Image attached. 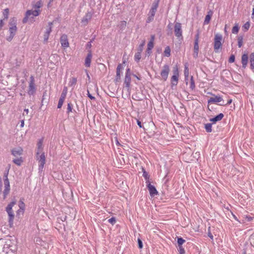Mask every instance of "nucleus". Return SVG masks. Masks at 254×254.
<instances>
[{"label":"nucleus","instance_id":"obj_60","mask_svg":"<svg viewBox=\"0 0 254 254\" xmlns=\"http://www.w3.org/2000/svg\"><path fill=\"white\" fill-rule=\"evenodd\" d=\"M208 237L211 239V240H213V235H212V234L210 233V232H209L208 234Z\"/></svg>","mask_w":254,"mask_h":254},{"label":"nucleus","instance_id":"obj_50","mask_svg":"<svg viewBox=\"0 0 254 254\" xmlns=\"http://www.w3.org/2000/svg\"><path fill=\"white\" fill-rule=\"evenodd\" d=\"M126 25H127V22H126V21H121L120 25H121V27L122 28H125V27H126Z\"/></svg>","mask_w":254,"mask_h":254},{"label":"nucleus","instance_id":"obj_4","mask_svg":"<svg viewBox=\"0 0 254 254\" xmlns=\"http://www.w3.org/2000/svg\"><path fill=\"white\" fill-rule=\"evenodd\" d=\"M159 5V0H155L151 6V7L148 14L147 18L146 19L147 23H150L154 19V17L157 11Z\"/></svg>","mask_w":254,"mask_h":254},{"label":"nucleus","instance_id":"obj_16","mask_svg":"<svg viewBox=\"0 0 254 254\" xmlns=\"http://www.w3.org/2000/svg\"><path fill=\"white\" fill-rule=\"evenodd\" d=\"M92 13L87 12L81 20V22L84 24H87L92 18Z\"/></svg>","mask_w":254,"mask_h":254},{"label":"nucleus","instance_id":"obj_22","mask_svg":"<svg viewBox=\"0 0 254 254\" xmlns=\"http://www.w3.org/2000/svg\"><path fill=\"white\" fill-rule=\"evenodd\" d=\"M212 14H213L212 11L209 10L207 14L206 15V16L205 17V19L204 21V24H208L209 23L211 18V16H212Z\"/></svg>","mask_w":254,"mask_h":254},{"label":"nucleus","instance_id":"obj_34","mask_svg":"<svg viewBox=\"0 0 254 254\" xmlns=\"http://www.w3.org/2000/svg\"><path fill=\"white\" fill-rule=\"evenodd\" d=\"M141 53L137 52L134 55V60L136 62H138L141 59Z\"/></svg>","mask_w":254,"mask_h":254},{"label":"nucleus","instance_id":"obj_14","mask_svg":"<svg viewBox=\"0 0 254 254\" xmlns=\"http://www.w3.org/2000/svg\"><path fill=\"white\" fill-rule=\"evenodd\" d=\"M124 67L123 65L120 64H118L117 68V71H116V76L115 78V81L116 82H119L121 79V72L122 70L123 69Z\"/></svg>","mask_w":254,"mask_h":254},{"label":"nucleus","instance_id":"obj_39","mask_svg":"<svg viewBox=\"0 0 254 254\" xmlns=\"http://www.w3.org/2000/svg\"><path fill=\"white\" fill-rule=\"evenodd\" d=\"M184 75L185 77L189 76V69L187 64L185 65Z\"/></svg>","mask_w":254,"mask_h":254},{"label":"nucleus","instance_id":"obj_1","mask_svg":"<svg viewBox=\"0 0 254 254\" xmlns=\"http://www.w3.org/2000/svg\"><path fill=\"white\" fill-rule=\"evenodd\" d=\"M43 139H40L37 143V151L36 153V159L39 163V171H43L44 165L46 163V157L44 152H42Z\"/></svg>","mask_w":254,"mask_h":254},{"label":"nucleus","instance_id":"obj_31","mask_svg":"<svg viewBox=\"0 0 254 254\" xmlns=\"http://www.w3.org/2000/svg\"><path fill=\"white\" fill-rule=\"evenodd\" d=\"M164 55L165 56L169 57L171 55V50L169 47L167 46L165 48V51L164 52Z\"/></svg>","mask_w":254,"mask_h":254},{"label":"nucleus","instance_id":"obj_57","mask_svg":"<svg viewBox=\"0 0 254 254\" xmlns=\"http://www.w3.org/2000/svg\"><path fill=\"white\" fill-rule=\"evenodd\" d=\"M29 113V110L28 109H25L24 110V112H23V115H25V114H26V115H27Z\"/></svg>","mask_w":254,"mask_h":254},{"label":"nucleus","instance_id":"obj_36","mask_svg":"<svg viewBox=\"0 0 254 254\" xmlns=\"http://www.w3.org/2000/svg\"><path fill=\"white\" fill-rule=\"evenodd\" d=\"M185 242V240L183 239L182 238H177V243L179 247L182 246V245Z\"/></svg>","mask_w":254,"mask_h":254},{"label":"nucleus","instance_id":"obj_43","mask_svg":"<svg viewBox=\"0 0 254 254\" xmlns=\"http://www.w3.org/2000/svg\"><path fill=\"white\" fill-rule=\"evenodd\" d=\"M238 46L239 48H241L243 45V38L242 37H239L238 38Z\"/></svg>","mask_w":254,"mask_h":254},{"label":"nucleus","instance_id":"obj_64","mask_svg":"<svg viewBox=\"0 0 254 254\" xmlns=\"http://www.w3.org/2000/svg\"><path fill=\"white\" fill-rule=\"evenodd\" d=\"M189 77V76H187V77H185V82L187 84H188V83Z\"/></svg>","mask_w":254,"mask_h":254},{"label":"nucleus","instance_id":"obj_21","mask_svg":"<svg viewBox=\"0 0 254 254\" xmlns=\"http://www.w3.org/2000/svg\"><path fill=\"white\" fill-rule=\"evenodd\" d=\"M199 51L198 43L197 42V40H194V49H193V56L194 58H196L198 56Z\"/></svg>","mask_w":254,"mask_h":254},{"label":"nucleus","instance_id":"obj_55","mask_svg":"<svg viewBox=\"0 0 254 254\" xmlns=\"http://www.w3.org/2000/svg\"><path fill=\"white\" fill-rule=\"evenodd\" d=\"M3 25H4V23H3V20H0V30L1 29Z\"/></svg>","mask_w":254,"mask_h":254},{"label":"nucleus","instance_id":"obj_9","mask_svg":"<svg viewBox=\"0 0 254 254\" xmlns=\"http://www.w3.org/2000/svg\"><path fill=\"white\" fill-rule=\"evenodd\" d=\"M174 33L175 36L179 38L182 37V24L179 22H176L174 26Z\"/></svg>","mask_w":254,"mask_h":254},{"label":"nucleus","instance_id":"obj_35","mask_svg":"<svg viewBox=\"0 0 254 254\" xmlns=\"http://www.w3.org/2000/svg\"><path fill=\"white\" fill-rule=\"evenodd\" d=\"M19 206L20 208V209L18 210L17 213L20 212L21 211L22 212H23V211L24 210V206L25 204L22 201H20L19 204Z\"/></svg>","mask_w":254,"mask_h":254},{"label":"nucleus","instance_id":"obj_3","mask_svg":"<svg viewBox=\"0 0 254 254\" xmlns=\"http://www.w3.org/2000/svg\"><path fill=\"white\" fill-rule=\"evenodd\" d=\"M16 23V19L15 18H12L10 19L9 22V32L10 34L6 38V40L9 42H10L12 40L16 34L17 31Z\"/></svg>","mask_w":254,"mask_h":254},{"label":"nucleus","instance_id":"obj_5","mask_svg":"<svg viewBox=\"0 0 254 254\" xmlns=\"http://www.w3.org/2000/svg\"><path fill=\"white\" fill-rule=\"evenodd\" d=\"M16 204L15 201H12L6 207V211L8 215V223L10 227H12L14 214L12 211L13 206Z\"/></svg>","mask_w":254,"mask_h":254},{"label":"nucleus","instance_id":"obj_19","mask_svg":"<svg viewBox=\"0 0 254 254\" xmlns=\"http://www.w3.org/2000/svg\"><path fill=\"white\" fill-rule=\"evenodd\" d=\"M223 101V99L221 97L218 96H215L210 98L208 100V103H219Z\"/></svg>","mask_w":254,"mask_h":254},{"label":"nucleus","instance_id":"obj_63","mask_svg":"<svg viewBox=\"0 0 254 254\" xmlns=\"http://www.w3.org/2000/svg\"><path fill=\"white\" fill-rule=\"evenodd\" d=\"M145 44V40H144L142 41V43L139 45L140 46H142V47H144Z\"/></svg>","mask_w":254,"mask_h":254},{"label":"nucleus","instance_id":"obj_37","mask_svg":"<svg viewBox=\"0 0 254 254\" xmlns=\"http://www.w3.org/2000/svg\"><path fill=\"white\" fill-rule=\"evenodd\" d=\"M173 75L179 76V69L177 65H176L175 67H173Z\"/></svg>","mask_w":254,"mask_h":254},{"label":"nucleus","instance_id":"obj_58","mask_svg":"<svg viewBox=\"0 0 254 254\" xmlns=\"http://www.w3.org/2000/svg\"><path fill=\"white\" fill-rule=\"evenodd\" d=\"M127 74H128L129 75L131 76V74H130V72L129 68H127V69L126 75H127Z\"/></svg>","mask_w":254,"mask_h":254},{"label":"nucleus","instance_id":"obj_62","mask_svg":"<svg viewBox=\"0 0 254 254\" xmlns=\"http://www.w3.org/2000/svg\"><path fill=\"white\" fill-rule=\"evenodd\" d=\"M24 120H22L21 121L20 127H24Z\"/></svg>","mask_w":254,"mask_h":254},{"label":"nucleus","instance_id":"obj_46","mask_svg":"<svg viewBox=\"0 0 254 254\" xmlns=\"http://www.w3.org/2000/svg\"><path fill=\"white\" fill-rule=\"evenodd\" d=\"M108 222L110 223L111 224L114 225L116 223V220L115 218L112 217L108 220Z\"/></svg>","mask_w":254,"mask_h":254},{"label":"nucleus","instance_id":"obj_49","mask_svg":"<svg viewBox=\"0 0 254 254\" xmlns=\"http://www.w3.org/2000/svg\"><path fill=\"white\" fill-rule=\"evenodd\" d=\"M138 244V247L139 249H142L143 247V244L141 240L139 239H138L137 240Z\"/></svg>","mask_w":254,"mask_h":254},{"label":"nucleus","instance_id":"obj_44","mask_svg":"<svg viewBox=\"0 0 254 254\" xmlns=\"http://www.w3.org/2000/svg\"><path fill=\"white\" fill-rule=\"evenodd\" d=\"M143 176L144 177L145 179L146 180V181H149L148 180V179H149V175H148V173L145 171H144V170L143 173Z\"/></svg>","mask_w":254,"mask_h":254},{"label":"nucleus","instance_id":"obj_30","mask_svg":"<svg viewBox=\"0 0 254 254\" xmlns=\"http://www.w3.org/2000/svg\"><path fill=\"white\" fill-rule=\"evenodd\" d=\"M205 129L207 132H210L212 131V124L208 123L205 125Z\"/></svg>","mask_w":254,"mask_h":254},{"label":"nucleus","instance_id":"obj_12","mask_svg":"<svg viewBox=\"0 0 254 254\" xmlns=\"http://www.w3.org/2000/svg\"><path fill=\"white\" fill-rule=\"evenodd\" d=\"M60 42L62 46L66 48L69 47V43L67 39V37L66 35H63L60 38Z\"/></svg>","mask_w":254,"mask_h":254},{"label":"nucleus","instance_id":"obj_38","mask_svg":"<svg viewBox=\"0 0 254 254\" xmlns=\"http://www.w3.org/2000/svg\"><path fill=\"white\" fill-rule=\"evenodd\" d=\"M195 83H194V81L193 80V76H191V77H190V88L193 90L195 88Z\"/></svg>","mask_w":254,"mask_h":254},{"label":"nucleus","instance_id":"obj_33","mask_svg":"<svg viewBox=\"0 0 254 254\" xmlns=\"http://www.w3.org/2000/svg\"><path fill=\"white\" fill-rule=\"evenodd\" d=\"M9 190H10V186L9 187L4 186V189L3 190L4 198H5V197L6 196V195L8 194Z\"/></svg>","mask_w":254,"mask_h":254},{"label":"nucleus","instance_id":"obj_61","mask_svg":"<svg viewBox=\"0 0 254 254\" xmlns=\"http://www.w3.org/2000/svg\"><path fill=\"white\" fill-rule=\"evenodd\" d=\"M195 40H197V42H199V35L197 34L195 35Z\"/></svg>","mask_w":254,"mask_h":254},{"label":"nucleus","instance_id":"obj_17","mask_svg":"<svg viewBox=\"0 0 254 254\" xmlns=\"http://www.w3.org/2000/svg\"><path fill=\"white\" fill-rule=\"evenodd\" d=\"M130 82L131 76L129 75L128 74L126 75L124 80V84L127 90H129L130 89Z\"/></svg>","mask_w":254,"mask_h":254},{"label":"nucleus","instance_id":"obj_25","mask_svg":"<svg viewBox=\"0 0 254 254\" xmlns=\"http://www.w3.org/2000/svg\"><path fill=\"white\" fill-rule=\"evenodd\" d=\"M250 67L252 69H254V53H252L250 55Z\"/></svg>","mask_w":254,"mask_h":254},{"label":"nucleus","instance_id":"obj_48","mask_svg":"<svg viewBox=\"0 0 254 254\" xmlns=\"http://www.w3.org/2000/svg\"><path fill=\"white\" fill-rule=\"evenodd\" d=\"M72 111V106L70 103H68L67 105V112L69 113Z\"/></svg>","mask_w":254,"mask_h":254},{"label":"nucleus","instance_id":"obj_8","mask_svg":"<svg viewBox=\"0 0 254 254\" xmlns=\"http://www.w3.org/2000/svg\"><path fill=\"white\" fill-rule=\"evenodd\" d=\"M170 70V67L167 64H165L162 67L161 72H160V75H161L162 78L163 80H164V81L167 80Z\"/></svg>","mask_w":254,"mask_h":254},{"label":"nucleus","instance_id":"obj_41","mask_svg":"<svg viewBox=\"0 0 254 254\" xmlns=\"http://www.w3.org/2000/svg\"><path fill=\"white\" fill-rule=\"evenodd\" d=\"M64 100L65 99L60 98L59 103L58 104V108L60 109L62 107Z\"/></svg>","mask_w":254,"mask_h":254},{"label":"nucleus","instance_id":"obj_56","mask_svg":"<svg viewBox=\"0 0 254 254\" xmlns=\"http://www.w3.org/2000/svg\"><path fill=\"white\" fill-rule=\"evenodd\" d=\"M155 39V36L154 35H151V39L149 42H152V43H154V41Z\"/></svg>","mask_w":254,"mask_h":254},{"label":"nucleus","instance_id":"obj_23","mask_svg":"<svg viewBox=\"0 0 254 254\" xmlns=\"http://www.w3.org/2000/svg\"><path fill=\"white\" fill-rule=\"evenodd\" d=\"M224 117V115L222 113H220L213 118L210 119V121L215 123L216 122L221 121Z\"/></svg>","mask_w":254,"mask_h":254},{"label":"nucleus","instance_id":"obj_59","mask_svg":"<svg viewBox=\"0 0 254 254\" xmlns=\"http://www.w3.org/2000/svg\"><path fill=\"white\" fill-rule=\"evenodd\" d=\"M137 125L139 127H142V125L140 121H139V120H137Z\"/></svg>","mask_w":254,"mask_h":254},{"label":"nucleus","instance_id":"obj_52","mask_svg":"<svg viewBox=\"0 0 254 254\" xmlns=\"http://www.w3.org/2000/svg\"><path fill=\"white\" fill-rule=\"evenodd\" d=\"M245 219V220L247 221H251L253 220V218L250 216H246Z\"/></svg>","mask_w":254,"mask_h":254},{"label":"nucleus","instance_id":"obj_53","mask_svg":"<svg viewBox=\"0 0 254 254\" xmlns=\"http://www.w3.org/2000/svg\"><path fill=\"white\" fill-rule=\"evenodd\" d=\"M87 95H88V97L91 99V100H94L95 98L94 96H93L91 94H90L89 91H87Z\"/></svg>","mask_w":254,"mask_h":254},{"label":"nucleus","instance_id":"obj_18","mask_svg":"<svg viewBox=\"0 0 254 254\" xmlns=\"http://www.w3.org/2000/svg\"><path fill=\"white\" fill-rule=\"evenodd\" d=\"M36 16H37L33 15L32 14H31L30 15V16L26 18V12L25 14V17L23 19V23H26L29 21L32 23L35 21V17H36Z\"/></svg>","mask_w":254,"mask_h":254},{"label":"nucleus","instance_id":"obj_10","mask_svg":"<svg viewBox=\"0 0 254 254\" xmlns=\"http://www.w3.org/2000/svg\"><path fill=\"white\" fill-rule=\"evenodd\" d=\"M23 151V149L20 147L13 148L11 150L12 155L15 157H21Z\"/></svg>","mask_w":254,"mask_h":254},{"label":"nucleus","instance_id":"obj_28","mask_svg":"<svg viewBox=\"0 0 254 254\" xmlns=\"http://www.w3.org/2000/svg\"><path fill=\"white\" fill-rule=\"evenodd\" d=\"M154 47V43H152V42H149L147 44V49L146 52L147 53L150 55V51L152 50V49Z\"/></svg>","mask_w":254,"mask_h":254},{"label":"nucleus","instance_id":"obj_7","mask_svg":"<svg viewBox=\"0 0 254 254\" xmlns=\"http://www.w3.org/2000/svg\"><path fill=\"white\" fill-rule=\"evenodd\" d=\"M36 92V87L35 85V80L33 76L30 78V81L29 83V87L28 90V94L29 95H33Z\"/></svg>","mask_w":254,"mask_h":254},{"label":"nucleus","instance_id":"obj_29","mask_svg":"<svg viewBox=\"0 0 254 254\" xmlns=\"http://www.w3.org/2000/svg\"><path fill=\"white\" fill-rule=\"evenodd\" d=\"M67 92V88L66 87H64L63 89V92L61 95V98L65 99Z\"/></svg>","mask_w":254,"mask_h":254},{"label":"nucleus","instance_id":"obj_26","mask_svg":"<svg viewBox=\"0 0 254 254\" xmlns=\"http://www.w3.org/2000/svg\"><path fill=\"white\" fill-rule=\"evenodd\" d=\"M13 162L17 166H20L23 162V160L21 157H16L13 160Z\"/></svg>","mask_w":254,"mask_h":254},{"label":"nucleus","instance_id":"obj_20","mask_svg":"<svg viewBox=\"0 0 254 254\" xmlns=\"http://www.w3.org/2000/svg\"><path fill=\"white\" fill-rule=\"evenodd\" d=\"M248 55L247 54H244L242 56V66L243 68H245L248 64Z\"/></svg>","mask_w":254,"mask_h":254},{"label":"nucleus","instance_id":"obj_54","mask_svg":"<svg viewBox=\"0 0 254 254\" xmlns=\"http://www.w3.org/2000/svg\"><path fill=\"white\" fill-rule=\"evenodd\" d=\"M143 47H142V46L139 45L138 49H137V51H138L137 52L141 53L142 51H143Z\"/></svg>","mask_w":254,"mask_h":254},{"label":"nucleus","instance_id":"obj_32","mask_svg":"<svg viewBox=\"0 0 254 254\" xmlns=\"http://www.w3.org/2000/svg\"><path fill=\"white\" fill-rule=\"evenodd\" d=\"M239 30V27L238 24H236L233 27L232 32L233 34H237Z\"/></svg>","mask_w":254,"mask_h":254},{"label":"nucleus","instance_id":"obj_27","mask_svg":"<svg viewBox=\"0 0 254 254\" xmlns=\"http://www.w3.org/2000/svg\"><path fill=\"white\" fill-rule=\"evenodd\" d=\"M77 79L75 77H71L69 81L68 85L70 87H74L76 84Z\"/></svg>","mask_w":254,"mask_h":254},{"label":"nucleus","instance_id":"obj_47","mask_svg":"<svg viewBox=\"0 0 254 254\" xmlns=\"http://www.w3.org/2000/svg\"><path fill=\"white\" fill-rule=\"evenodd\" d=\"M235 60V56L234 55H232L229 59V62L230 63H232L234 62Z\"/></svg>","mask_w":254,"mask_h":254},{"label":"nucleus","instance_id":"obj_13","mask_svg":"<svg viewBox=\"0 0 254 254\" xmlns=\"http://www.w3.org/2000/svg\"><path fill=\"white\" fill-rule=\"evenodd\" d=\"M53 22H49L48 23V28L46 29V31L44 35V41H47L49 35L52 31V27Z\"/></svg>","mask_w":254,"mask_h":254},{"label":"nucleus","instance_id":"obj_6","mask_svg":"<svg viewBox=\"0 0 254 254\" xmlns=\"http://www.w3.org/2000/svg\"><path fill=\"white\" fill-rule=\"evenodd\" d=\"M222 36L221 34H217L215 35L214 42V49L215 52H219L222 46Z\"/></svg>","mask_w":254,"mask_h":254},{"label":"nucleus","instance_id":"obj_51","mask_svg":"<svg viewBox=\"0 0 254 254\" xmlns=\"http://www.w3.org/2000/svg\"><path fill=\"white\" fill-rule=\"evenodd\" d=\"M250 26L249 22H247L244 25L243 27L247 30L250 28Z\"/></svg>","mask_w":254,"mask_h":254},{"label":"nucleus","instance_id":"obj_2","mask_svg":"<svg viewBox=\"0 0 254 254\" xmlns=\"http://www.w3.org/2000/svg\"><path fill=\"white\" fill-rule=\"evenodd\" d=\"M32 9L26 11V18L28 17L30 14H32L35 16H38L41 12L40 8L43 6L41 0H38L36 2H32Z\"/></svg>","mask_w":254,"mask_h":254},{"label":"nucleus","instance_id":"obj_24","mask_svg":"<svg viewBox=\"0 0 254 254\" xmlns=\"http://www.w3.org/2000/svg\"><path fill=\"white\" fill-rule=\"evenodd\" d=\"M179 80V76L173 75L171 78V82L172 86L177 85Z\"/></svg>","mask_w":254,"mask_h":254},{"label":"nucleus","instance_id":"obj_11","mask_svg":"<svg viewBox=\"0 0 254 254\" xmlns=\"http://www.w3.org/2000/svg\"><path fill=\"white\" fill-rule=\"evenodd\" d=\"M147 187L151 196H154L158 194V191L155 187L152 185L149 181H146Z\"/></svg>","mask_w":254,"mask_h":254},{"label":"nucleus","instance_id":"obj_15","mask_svg":"<svg viewBox=\"0 0 254 254\" xmlns=\"http://www.w3.org/2000/svg\"><path fill=\"white\" fill-rule=\"evenodd\" d=\"M92 55L91 51H89L85 58L84 65L86 67L90 66Z\"/></svg>","mask_w":254,"mask_h":254},{"label":"nucleus","instance_id":"obj_40","mask_svg":"<svg viewBox=\"0 0 254 254\" xmlns=\"http://www.w3.org/2000/svg\"><path fill=\"white\" fill-rule=\"evenodd\" d=\"M4 186L9 187L10 186L9 182V180L7 178V175H4Z\"/></svg>","mask_w":254,"mask_h":254},{"label":"nucleus","instance_id":"obj_45","mask_svg":"<svg viewBox=\"0 0 254 254\" xmlns=\"http://www.w3.org/2000/svg\"><path fill=\"white\" fill-rule=\"evenodd\" d=\"M178 251L180 254H185V251L182 246L179 247Z\"/></svg>","mask_w":254,"mask_h":254},{"label":"nucleus","instance_id":"obj_42","mask_svg":"<svg viewBox=\"0 0 254 254\" xmlns=\"http://www.w3.org/2000/svg\"><path fill=\"white\" fill-rule=\"evenodd\" d=\"M8 13H9V9L8 8L5 9L3 12V15L4 16V18H5V19L8 18Z\"/></svg>","mask_w":254,"mask_h":254}]
</instances>
